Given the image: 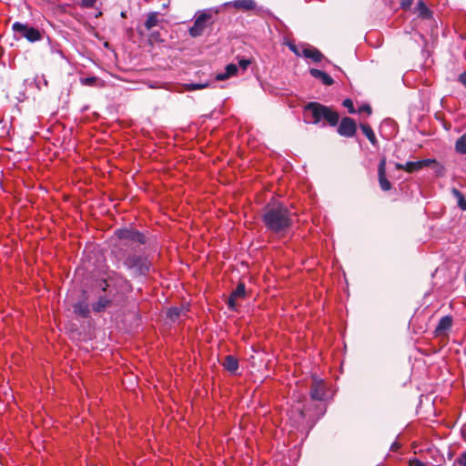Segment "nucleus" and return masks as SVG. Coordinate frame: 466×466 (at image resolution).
<instances>
[{
	"mask_svg": "<svg viewBox=\"0 0 466 466\" xmlns=\"http://www.w3.org/2000/svg\"><path fill=\"white\" fill-rule=\"evenodd\" d=\"M159 23L158 13L157 12H150L147 14V20L145 22V27L147 30H150L153 27L157 26Z\"/></svg>",
	"mask_w": 466,
	"mask_h": 466,
	"instance_id": "nucleus-20",
	"label": "nucleus"
},
{
	"mask_svg": "<svg viewBox=\"0 0 466 466\" xmlns=\"http://www.w3.org/2000/svg\"><path fill=\"white\" fill-rule=\"evenodd\" d=\"M121 300L113 295H103L100 296L97 301L92 304V309L94 312L100 313L105 311L106 309L116 306Z\"/></svg>",
	"mask_w": 466,
	"mask_h": 466,
	"instance_id": "nucleus-7",
	"label": "nucleus"
},
{
	"mask_svg": "<svg viewBox=\"0 0 466 466\" xmlns=\"http://www.w3.org/2000/svg\"><path fill=\"white\" fill-rule=\"evenodd\" d=\"M456 461L460 466H466V451L461 453Z\"/></svg>",
	"mask_w": 466,
	"mask_h": 466,
	"instance_id": "nucleus-33",
	"label": "nucleus"
},
{
	"mask_svg": "<svg viewBox=\"0 0 466 466\" xmlns=\"http://www.w3.org/2000/svg\"><path fill=\"white\" fill-rule=\"evenodd\" d=\"M229 4L236 9L244 11H249L256 8V3L254 0H234Z\"/></svg>",
	"mask_w": 466,
	"mask_h": 466,
	"instance_id": "nucleus-16",
	"label": "nucleus"
},
{
	"mask_svg": "<svg viewBox=\"0 0 466 466\" xmlns=\"http://www.w3.org/2000/svg\"><path fill=\"white\" fill-rule=\"evenodd\" d=\"M238 66L235 65V64H228L226 68H225V72L223 73H218L217 74L216 76V80L217 81H223V80H226L233 76H236L237 73H238Z\"/></svg>",
	"mask_w": 466,
	"mask_h": 466,
	"instance_id": "nucleus-15",
	"label": "nucleus"
},
{
	"mask_svg": "<svg viewBox=\"0 0 466 466\" xmlns=\"http://www.w3.org/2000/svg\"><path fill=\"white\" fill-rule=\"evenodd\" d=\"M246 286L243 282H239L236 289L231 292L228 299V307L231 310H236L238 308L237 300L246 298Z\"/></svg>",
	"mask_w": 466,
	"mask_h": 466,
	"instance_id": "nucleus-9",
	"label": "nucleus"
},
{
	"mask_svg": "<svg viewBox=\"0 0 466 466\" xmlns=\"http://www.w3.org/2000/svg\"><path fill=\"white\" fill-rule=\"evenodd\" d=\"M309 73L313 77L319 79L326 86H331L334 82L329 75L319 69L311 68Z\"/></svg>",
	"mask_w": 466,
	"mask_h": 466,
	"instance_id": "nucleus-13",
	"label": "nucleus"
},
{
	"mask_svg": "<svg viewBox=\"0 0 466 466\" xmlns=\"http://www.w3.org/2000/svg\"><path fill=\"white\" fill-rule=\"evenodd\" d=\"M289 48L298 56H300L302 55V53L299 52V50L298 49V47L296 46V45L294 43H289Z\"/></svg>",
	"mask_w": 466,
	"mask_h": 466,
	"instance_id": "nucleus-36",
	"label": "nucleus"
},
{
	"mask_svg": "<svg viewBox=\"0 0 466 466\" xmlns=\"http://www.w3.org/2000/svg\"><path fill=\"white\" fill-rule=\"evenodd\" d=\"M182 309L174 307L168 309L167 317L170 320L176 321L181 315Z\"/></svg>",
	"mask_w": 466,
	"mask_h": 466,
	"instance_id": "nucleus-25",
	"label": "nucleus"
},
{
	"mask_svg": "<svg viewBox=\"0 0 466 466\" xmlns=\"http://www.w3.org/2000/svg\"><path fill=\"white\" fill-rule=\"evenodd\" d=\"M409 465L410 466H427L424 462H422L419 459L410 460Z\"/></svg>",
	"mask_w": 466,
	"mask_h": 466,
	"instance_id": "nucleus-37",
	"label": "nucleus"
},
{
	"mask_svg": "<svg viewBox=\"0 0 466 466\" xmlns=\"http://www.w3.org/2000/svg\"><path fill=\"white\" fill-rule=\"evenodd\" d=\"M456 151L461 154H466V135L461 136L455 144Z\"/></svg>",
	"mask_w": 466,
	"mask_h": 466,
	"instance_id": "nucleus-23",
	"label": "nucleus"
},
{
	"mask_svg": "<svg viewBox=\"0 0 466 466\" xmlns=\"http://www.w3.org/2000/svg\"><path fill=\"white\" fill-rule=\"evenodd\" d=\"M12 29L16 38H25L27 41L34 43L42 39V33L35 27L29 26L27 24L15 22Z\"/></svg>",
	"mask_w": 466,
	"mask_h": 466,
	"instance_id": "nucleus-5",
	"label": "nucleus"
},
{
	"mask_svg": "<svg viewBox=\"0 0 466 466\" xmlns=\"http://www.w3.org/2000/svg\"><path fill=\"white\" fill-rule=\"evenodd\" d=\"M34 82L38 90L48 86V81L45 75H36L34 78Z\"/></svg>",
	"mask_w": 466,
	"mask_h": 466,
	"instance_id": "nucleus-22",
	"label": "nucleus"
},
{
	"mask_svg": "<svg viewBox=\"0 0 466 466\" xmlns=\"http://www.w3.org/2000/svg\"><path fill=\"white\" fill-rule=\"evenodd\" d=\"M79 81L83 86H94L96 85L98 78L96 76L81 77Z\"/></svg>",
	"mask_w": 466,
	"mask_h": 466,
	"instance_id": "nucleus-27",
	"label": "nucleus"
},
{
	"mask_svg": "<svg viewBox=\"0 0 466 466\" xmlns=\"http://www.w3.org/2000/svg\"><path fill=\"white\" fill-rule=\"evenodd\" d=\"M357 130L356 122L354 119L345 116L341 119L339 127L338 133L345 137H352Z\"/></svg>",
	"mask_w": 466,
	"mask_h": 466,
	"instance_id": "nucleus-8",
	"label": "nucleus"
},
{
	"mask_svg": "<svg viewBox=\"0 0 466 466\" xmlns=\"http://www.w3.org/2000/svg\"><path fill=\"white\" fill-rule=\"evenodd\" d=\"M304 115L306 117H311L309 122L312 124H319L321 120H326L329 126L335 127L339 121L338 112L317 102L307 104L304 107Z\"/></svg>",
	"mask_w": 466,
	"mask_h": 466,
	"instance_id": "nucleus-3",
	"label": "nucleus"
},
{
	"mask_svg": "<svg viewBox=\"0 0 466 466\" xmlns=\"http://www.w3.org/2000/svg\"><path fill=\"white\" fill-rule=\"evenodd\" d=\"M250 64L251 61L249 59H240L238 61V68L240 67L243 71H245Z\"/></svg>",
	"mask_w": 466,
	"mask_h": 466,
	"instance_id": "nucleus-30",
	"label": "nucleus"
},
{
	"mask_svg": "<svg viewBox=\"0 0 466 466\" xmlns=\"http://www.w3.org/2000/svg\"><path fill=\"white\" fill-rule=\"evenodd\" d=\"M412 3H413V0H402L400 2V6L402 9L407 10L411 6Z\"/></svg>",
	"mask_w": 466,
	"mask_h": 466,
	"instance_id": "nucleus-35",
	"label": "nucleus"
},
{
	"mask_svg": "<svg viewBox=\"0 0 466 466\" xmlns=\"http://www.w3.org/2000/svg\"><path fill=\"white\" fill-rule=\"evenodd\" d=\"M302 56L312 59L314 62H320L323 58L322 53L315 47L303 48Z\"/></svg>",
	"mask_w": 466,
	"mask_h": 466,
	"instance_id": "nucleus-18",
	"label": "nucleus"
},
{
	"mask_svg": "<svg viewBox=\"0 0 466 466\" xmlns=\"http://www.w3.org/2000/svg\"><path fill=\"white\" fill-rule=\"evenodd\" d=\"M97 0H81V5L85 8H91Z\"/></svg>",
	"mask_w": 466,
	"mask_h": 466,
	"instance_id": "nucleus-31",
	"label": "nucleus"
},
{
	"mask_svg": "<svg viewBox=\"0 0 466 466\" xmlns=\"http://www.w3.org/2000/svg\"><path fill=\"white\" fill-rule=\"evenodd\" d=\"M454 196L458 198V205L462 210H466V200L461 194V192L458 189H453Z\"/></svg>",
	"mask_w": 466,
	"mask_h": 466,
	"instance_id": "nucleus-26",
	"label": "nucleus"
},
{
	"mask_svg": "<svg viewBox=\"0 0 466 466\" xmlns=\"http://www.w3.org/2000/svg\"><path fill=\"white\" fill-rule=\"evenodd\" d=\"M118 242L112 252L123 265L131 271L133 277H146L152 264L145 254L137 253V248L146 243L145 236L134 228H119L115 231Z\"/></svg>",
	"mask_w": 466,
	"mask_h": 466,
	"instance_id": "nucleus-1",
	"label": "nucleus"
},
{
	"mask_svg": "<svg viewBox=\"0 0 466 466\" xmlns=\"http://www.w3.org/2000/svg\"><path fill=\"white\" fill-rule=\"evenodd\" d=\"M209 86H210V84L208 82H205V83H190V84H186L185 87H186V90H187V91H194V90H199V89L207 88Z\"/></svg>",
	"mask_w": 466,
	"mask_h": 466,
	"instance_id": "nucleus-24",
	"label": "nucleus"
},
{
	"mask_svg": "<svg viewBox=\"0 0 466 466\" xmlns=\"http://www.w3.org/2000/svg\"><path fill=\"white\" fill-rule=\"evenodd\" d=\"M452 323H453V319H452L451 316L447 315V316L442 317L440 319V321L435 329V334L436 335L443 334L444 332H446L447 330H449L451 328Z\"/></svg>",
	"mask_w": 466,
	"mask_h": 466,
	"instance_id": "nucleus-12",
	"label": "nucleus"
},
{
	"mask_svg": "<svg viewBox=\"0 0 466 466\" xmlns=\"http://www.w3.org/2000/svg\"><path fill=\"white\" fill-rule=\"evenodd\" d=\"M459 81L466 87V71L459 76Z\"/></svg>",
	"mask_w": 466,
	"mask_h": 466,
	"instance_id": "nucleus-38",
	"label": "nucleus"
},
{
	"mask_svg": "<svg viewBox=\"0 0 466 466\" xmlns=\"http://www.w3.org/2000/svg\"><path fill=\"white\" fill-rule=\"evenodd\" d=\"M360 129L363 132V134L367 137L369 141L373 146H375L377 144V138H376V136H375L372 128L369 125H367V124H361L360 125Z\"/></svg>",
	"mask_w": 466,
	"mask_h": 466,
	"instance_id": "nucleus-21",
	"label": "nucleus"
},
{
	"mask_svg": "<svg viewBox=\"0 0 466 466\" xmlns=\"http://www.w3.org/2000/svg\"><path fill=\"white\" fill-rule=\"evenodd\" d=\"M218 13V10L214 11ZM213 11L211 9H205L197 14L194 24L189 27L188 33L192 37L200 36L208 26V21L212 18Z\"/></svg>",
	"mask_w": 466,
	"mask_h": 466,
	"instance_id": "nucleus-6",
	"label": "nucleus"
},
{
	"mask_svg": "<svg viewBox=\"0 0 466 466\" xmlns=\"http://www.w3.org/2000/svg\"><path fill=\"white\" fill-rule=\"evenodd\" d=\"M395 167L398 170H404L408 173H413L420 170L418 161H408L405 164L396 163Z\"/></svg>",
	"mask_w": 466,
	"mask_h": 466,
	"instance_id": "nucleus-19",
	"label": "nucleus"
},
{
	"mask_svg": "<svg viewBox=\"0 0 466 466\" xmlns=\"http://www.w3.org/2000/svg\"><path fill=\"white\" fill-rule=\"evenodd\" d=\"M98 285L104 292L115 296L121 301L124 294L130 290L129 281L116 272H111L106 279L100 280Z\"/></svg>",
	"mask_w": 466,
	"mask_h": 466,
	"instance_id": "nucleus-4",
	"label": "nucleus"
},
{
	"mask_svg": "<svg viewBox=\"0 0 466 466\" xmlns=\"http://www.w3.org/2000/svg\"><path fill=\"white\" fill-rule=\"evenodd\" d=\"M367 113L368 115L371 114V107L369 105H362L359 107V113Z\"/></svg>",
	"mask_w": 466,
	"mask_h": 466,
	"instance_id": "nucleus-34",
	"label": "nucleus"
},
{
	"mask_svg": "<svg viewBox=\"0 0 466 466\" xmlns=\"http://www.w3.org/2000/svg\"><path fill=\"white\" fill-rule=\"evenodd\" d=\"M342 105L344 107L348 109L350 114H354L356 112L353 102L350 98H346L343 100Z\"/></svg>",
	"mask_w": 466,
	"mask_h": 466,
	"instance_id": "nucleus-29",
	"label": "nucleus"
},
{
	"mask_svg": "<svg viewBox=\"0 0 466 466\" xmlns=\"http://www.w3.org/2000/svg\"><path fill=\"white\" fill-rule=\"evenodd\" d=\"M222 365L225 370L231 373H236L239 367L238 359L232 355L226 356Z\"/></svg>",
	"mask_w": 466,
	"mask_h": 466,
	"instance_id": "nucleus-17",
	"label": "nucleus"
},
{
	"mask_svg": "<svg viewBox=\"0 0 466 466\" xmlns=\"http://www.w3.org/2000/svg\"><path fill=\"white\" fill-rule=\"evenodd\" d=\"M310 397L315 400H323L325 397V385L323 380L314 379L310 389Z\"/></svg>",
	"mask_w": 466,
	"mask_h": 466,
	"instance_id": "nucleus-10",
	"label": "nucleus"
},
{
	"mask_svg": "<svg viewBox=\"0 0 466 466\" xmlns=\"http://www.w3.org/2000/svg\"><path fill=\"white\" fill-rule=\"evenodd\" d=\"M386 160H380L378 168L379 182L383 191H389L391 188V184L386 177Z\"/></svg>",
	"mask_w": 466,
	"mask_h": 466,
	"instance_id": "nucleus-11",
	"label": "nucleus"
},
{
	"mask_svg": "<svg viewBox=\"0 0 466 466\" xmlns=\"http://www.w3.org/2000/svg\"><path fill=\"white\" fill-rule=\"evenodd\" d=\"M418 163L420 165V168L422 169L423 167H428L433 164H437V161L434 158H426V159L419 160Z\"/></svg>",
	"mask_w": 466,
	"mask_h": 466,
	"instance_id": "nucleus-28",
	"label": "nucleus"
},
{
	"mask_svg": "<svg viewBox=\"0 0 466 466\" xmlns=\"http://www.w3.org/2000/svg\"><path fill=\"white\" fill-rule=\"evenodd\" d=\"M299 414H300V416H302V417L304 416L303 411H301V410L299 411Z\"/></svg>",
	"mask_w": 466,
	"mask_h": 466,
	"instance_id": "nucleus-40",
	"label": "nucleus"
},
{
	"mask_svg": "<svg viewBox=\"0 0 466 466\" xmlns=\"http://www.w3.org/2000/svg\"><path fill=\"white\" fill-rule=\"evenodd\" d=\"M461 435H462V438L464 439V441H466V423L461 428Z\"/></svg>",
	"mask_w": 466,
	"mask_h": 466,
	"instance_id": "nucleus-39",
	"label": "nucleus"
},
{
	"mask_svg": "<svg viewBox=\"0 0 466 466\" xmlns=\"http://www.w3.org/2000/svg\"><path fill=\"white\" fill-rule=\"evenodd\" d=\"M262 221L268 231L283 235L293 225V213L284 204L271 202L264 208Z\"/></svg>",
	"mask_w": 466,
	"mask_h": 466,
	"instance_id": "nucleus-2",
	"label": "nucleus"
},
{
	"mask_svg": "<svg viewBox=\"0 0 466 466\" xmlns=\"http://www.w3.org/2000/svg\"><path fill=\"white\" fill-rule=\"evenodd\" d=\"M74 313L81 318L86 319L90 315L89 306L85 301H79L73 306Z\"/></svg>",
	"mask_w": 466,
	"mask_h": 466,
	"instance_id": "nucleus-14",
	"label": "nucleus"
},
{
	"mask_svg": "<svg viewBox=\"0 0 466 466\" xmlns=\"http://www.w3.org/2000/svg\"><path fill=\"white\" fill-rule=\"evenodd\" d=\"M418 7H419V10H420V14L422 15H425L428 14L429 9H428V7L425 5V4L422 1H420L418 3Z\"/></svg>",
	"mask_w": 466,
	"mask_h": 466,
	"instance_id": "nucleus-32",
	"label": "nucleus"
}]
</instances>
